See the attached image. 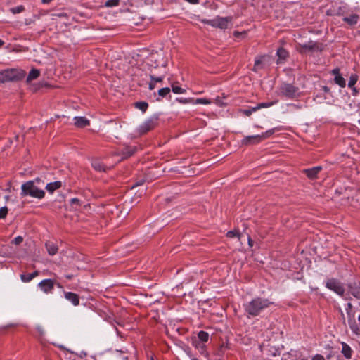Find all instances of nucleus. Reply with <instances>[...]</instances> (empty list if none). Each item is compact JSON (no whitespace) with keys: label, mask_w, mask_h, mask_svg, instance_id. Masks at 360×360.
<instances>
[{"label":"nucleus","mask_w":360,"mask_h":360,"mask_svg":"<svg viewBox=\"0 0 360 360\" xmlns=\"http://www.w3.org/2000/svg\"><path fill=\"white\" fill-rule=\"evenodd\" d=\"M334 82L338 85L340 88H345L346 86V80L340 74L338 76H336L333 79Z\"/></svg>","instance_id":"nucleus-27"},{"label":"nucleus","mask_w":360,"mask_h":360,"mask_svg":"<svg viewBox=\"0 0 360 360\" xmlns=\"http://www.w3.org/2000/svg\"><path fill=\"white\" fill-rule=\"evenodd\" d=\"M226 236L228 238H235V237L240 238V232L237 230H231V231H229L226 233Z\"/></svg>","instance_id":"nucleus-39"},{"label":"nucleus","mask_w":360,"mask_h":360,"mask_svg":"<svg viewBox=\"0 0 360 360\" xmlns=\"http://www.w3.org/2000/svg\"><path fill=\"white\" fill-rule=\"evenodd\" d=\"M8 213V208L6 206L0 208V219H4Z\"/></svg>","instance_id":"nucleus-43"},{"label":"nucleus","mask_w":360,"mask_h":360,"mask_svg":"<svg viewBox=\"0 0 360 360\" xmlns=\"http://www.w3.org/2000/svg\"><path fill=\"white\" fill-rule=\"evenodd\" d=\"M276 56L278 57L276 63L281 64L283 63L285 60L288 58L289 53L285 49L280 47L276 51Z\"/></svg>","instance_id":"nucleus-17"},{"label":"nucleus","mask_w":360,"mask_h":360,"mask_svg":"<svg viewBox=\"0 0 360 360\" xmlns=\"http://www.w3.org/2000/svg\"><path fill=\"white\" fill-rule=\"evenodd\" d=\"M91 165V167L97 172H105L109 169V167L105 166L98 158L92 159Z\"/></svg>","instance_id":"nucleus-13"},{"label":"nucleus","mask_w":360,"mask_h":360,"mask_svg":"<svg viewBox=\"0 0 360 360\" xmlns=\"http://www.w3.org/2000/svg\"><path fill=\"white\" fill-rule=\"evenodd\" d=\"M62 186L60 181H56L53 182L48 183L46 186V189L48 192L53 193L56 190L60 188Z\"/></svg>","instance_id":"nucleus-22"},{"label":"nucleus","mask_w":360,"mask_h":360,"mask_svg":"<svg viewBox=\"0 0 360 360\" xmlns=\"http://www.w3.org/2000/svg\"><path fill=\"white\" fill-rule=\"evenodd\" d=\"M330 75H333L334 77L340 75V68H335L330 72Z\"/></svg>","instance_id":"nucleus-46"},{"label":"nucleus","mask_w":360,"mask_h":360,"mask_svg":"<svg viewBox=\"0 0 360 360\" xmlns=\"http://www.w3.org/2000/svg\"><path fill=\"white\" fill-rule=\"evenodd\" d=\"M120 0H108L105 3V6L108 8L116 7L119 5Z\"/></svg>","instance_id":"nucleus-35"},{"label":"nucleus","mask_w":360,"mask_h":360,"mask_svg":"<svg viewBox=\"0 0 360 360\" xmlns=\"http://www.w3.org/2000/svg\"><path fill=\"white\" fill-rule=\"evenodd\" d=\"M333 94L330 89L327 86L321 85L316 89L314 100L318 103H331L333 101Z\"/></svg>","instance_id":"nucleus-4"},{"label":"nucleus","mask_w":360,"mask_h":360,"mask_svg":"<svg viewBox=\"0 0 360 360\" xmlns=\"http://www.w3.org/2000/svg\"><path fill=\"white\" fill-rule=\"evenodd\" d=\"M46 248L49 255L53 256L58 252V246L54 244L53 242H47L46 243Z\"/></svg>","instance_id":"nucleus-25"},{"label":"nucleus","mask_w":360,"mask_h":360,"mask_svg":"<svg viewBox=\"0 0 360 360\" xmlns=\"http://www.w3.org/2000/svg\"><path fill=\"white\" fill-rule=\"evenodd\" d=\"M352 91V95L353 96H356L357 94H358V90L355 87V86H353V87H349Z\"/></svg>","instance_id":"nucleus-51"},{"label":"nucleus","mask_w":360,"mask_h":360,"mask_svg":"<svg viewBox=\"0 0 360 360\" xmlns=\"http://www.w3.org/2000/svg\"><path fill=\"white\" fill-rule=\"evenodd\" d=\"M149 76H150V80L153 81L155 83L161 82H162L163 79L165 78L164 75L156 77L153 74H150Z\"/></svg>","instance_id":"nucleus-41"},{"label":"nucleus","mask_w":360,"mask_h":360,"mask_svg":"<svg viewBox=\"0 0 360 360\" xmlns=\"http://www.w3.org/2000/svg\"><path fill=\"white\" fill-rule=\"evenodd\" d=\"M143 182V181H140L136 182L134 185L132 186L131 188H135L136 186L142 185Z\"/></svg>","instance_id":"nucleus-53"},{"label":"nucleus","mask_w":360,"mask_h":360,"mask_svg":"<svg viewBox=\"0 0 360 360\" xmlns=\"http://www.w3.org/2000/svg\"><path fill=\"white\" fill-rule=\"evenodd\" d=\"M198 338L202 342H207L209 340V333L204 330H200L198 334Z\"/></svg>","instance_id":"nucleus-32"},{"label":"nucleus","mask_w":360,"mask_h":360,"mask_svg":"<svg viewBox=\"0 0 360 360\" xmlns=\"http://www.w3.org/2000/svg\"><path fill=\"white\" fill-rule=\"evenodd\" d=\"M257 111V109H256V107L254 106V107H252L249 109H245L243 110V113L247 115V116H249L250 115L252 112Z\"/></svg>","instance_id":"nucleus-44"},{"label":"nucleus","mask_w":360,"mask_h":360,"mask_svg":"<svg viewBox=\"0 0 360 360\" xmlns=\"http://www.w3.org/2000/svg\"><path fill=\"white\" fill-rule=\"evenodd\" d=\"M326 287L340 296H343L345 294L343 284L336 278H332L328 279L326 282Z\"/></svg>","instance_id":"nucleus-9"},{"label":"nucleus","mask_w":360,"mask_h":360,"mask_svg":"<svg viewBox=\"0 0 360 360\" xmlns=\"http://www.w3.org/2000/svg\"><path fill=\"white\" fill-rule=\"evenodd\" d=\"M232 20H233V17H231V16H226V17L217 16L216 18H214L213 19L207 20L205 22L213 27L225 30V29L228 28L229 24H231L232 22Z\"/></svg>","instance_id":"nucleus-7"},{"label":"nucleus","mask_w":360,"mask_h":360,"mask_svg":"<svg viewBox=\"0 0 360 360\" xmlns=\"http://www.w3.org/2000/svg\"><path fill=\"white\" fill-rule=\"evenodd\" d=\"M359 79V76L356 74H352L349 77V82L347 84L348 87H353L355 86Z\"/></svg>","instance_id":"nucleus-33"},{"label":"nucleus","mask_w":360,"mask_h":360,"mask_svg":"<svg viewBox=\"0 0 360 360\" xmlns=\"http://www.w3.org/2000/svg\"><path fill=\"white\" fill-rule=\"evenodd\" d=\"M213 103V101L211 99H208L206 98H193V105H210Z\"/></svg>","instance_id":"nucleus-26"},{"label":"nucleus","mask_w":360,"mask_h":360,"mask_svg":"<svg viewBox=\"0 0 360 360\" xmlns=\"http://www.w3.org/2000/svg\"><path fill=\"white\" fill-rule=\"evenodd\" d=\"M311 360H325V358L321 354L314 355Z\"/></svg>","instance_id":"nucleus-48"},{"label":"nucleus","mask_w":360,"mask_h":360,"mask_svg":"<svg viewBox=\"0 0 360 360\" xmlns=\"http://www.w3.org/2000/svg\"><path fill=\"white\" fill-rule=\"evenodd\" d=\"M248 245L250 246H252L253 245V241H252V240L250 237L248 238Z\"/></svg>","instance_id":"nucleus-55"},{"label":"nucleus","mask_w":360,"mask_h":360,"mask_svg":"<svg viewBox=\"0 0 360 360\" xmlns=\"http://www.w3.org/2000/svg\"><path fill=\"white\" fill-rule=\"evenodd\" d=\"M39 75H40V71L38 69L32 68L30 71V72L26 78V83L30 84L32 80L38 78Z\"/></svg>","instance_id":"nucleus-24"},{"label":"nucleus","mask_w":360,"mask_h":360,"mask_svg":"<svg viewBox=\"0 0 360 360\" xmlns=\"http://www.w3.org/2000/svg\"><path fill=\"white\" fill-rule=\"evenodd\" d=\"M348 318V325L352 333L357 336L360 335V327L355 320V314L352 311H346Z\"/></svg>","instance_id":"nucleus-10"},{"label":"nucleus","mask_w":360,"mask_h":360,"mask_svg":"<svg viewBox=\"0 0 360 360\" xmlns=\"http://www.w3.org/2000/svg\"><path fill=\"white\" fill-rule=\"evenodd\" d=\"M31 276V278L33 279L34 277L39 275V272L37 271H34V272L29 274Z\"/></svg>","instance_id":"nucleus-52"},{"label":"nucleus","mask_w":360,"mask_h":360,"mask_svg":"<svg viewBox=\"0 0 360 360\" xmlns=\"http://www.w3.org/2000/svg\"><path fill=\"white\" fill-rule=\"evenodd\" d=\"M20 279L24 283H28V282H30L32 280V278H31V276L29 274H21L20 275Z\"/></svg>","instance_id":"nucleus-42"},{"label":"nucleus","mask_w":360,"mask_h":360,"mask_svg":"<svg viewBox=\"0 0 360 360\" xmlns=\"http://www.w3.org/2000/svg\"><path fill=\"white\" fill-rule=\"evenodd\" d=\"M155 84L156 83H155L153 81L150 80V82L149 83V86H148L149 89H150V90L154 89L155 87Z\"/></svg>","instance_id":"nucleus-50"},{"label":"nucleus","mask_w":360,"mask_h":360,"mask_svg":"<svg viewBox=\"0 0 360 360\" xmlns=\"http://www.w3.org/2000/svg\"><path fill=\"white\" fill-rule=\"evenodd\" d=\"M262 141V136L260 134L248 136L243 138L242 140V144L243 145H252L259 143Z\"/></svg>","instance_id":"nucleus-14"},{"label":"nucleus","mask_w":360,"mask_h":360,"mask_svg":"<svg viewBox=\"0 0 360 360\" xmlns=\"http://www.w3.org/2000/svg\"><path fill=\"white\" fill-rule=\"evenodd\" d=\"M277 102H278L277 101H270V102H262V103H258L257 105H255V107H256V109L257 110H259L261 108L271 107L274 105H275L276 103H277Z\"/></svg>","instance_id":"nucleus-29"},{"label":"nucleus","mask_w":360,"mask_h":360,"mask_svg":"<svg viewBox=\"0 0 360 360\" xmlns=\"http://www.w3.org/2000/svg\"><path fill=\"white\" fill-rule=\"evenodd\" d=\"M39 179L37 178L34 181H28L23 184L21 186V195L42 199L45 195V192L34 185L35 181L39 182Z\"/></svg>","instance_id":"nucleus-2"},{"label":"nucleus","mask_w":360,"mask_h":360,"mask_svg":"<svg viewBox=\"0 0 360 360\" xmlns=\"http://www.w3.org/2000/svg\"><path fill=\"white\" fill-rule=\"evenodd\" d=\"M358 321L360 323V314L358 316Z\"/></svg>","instance_id":"nucleus-63"},{"label":"nucleus","mask_w":360,"mask_h":360,"mask_svg":"<svg viewBox=\"0 0 360 360\" xmlns=\"http://www.w3.org/2000/svg\"><path fill=\"white\" fill-rule=\"evenodd\" d=\"M56 282L54 280L51 278L44 279L40 281L37 286L41 291L46 294L53 293L54 289V285Z\"/></svg>","instance_id":"nucleus-11"},{"label":"nucleus","mask_w":360,"mask_h":360,"mask_svg":"<svg viewBox=\"0 0 360 360\" xmlns=\"http://www.w3.org/2000/svg\"><path fill=\"white\" fill-rule=\"evenodd\" d=\"M64 297L72 303L73 306H78L79 304V295L72 292H64Z\"/></svg>","instance_id":"nucleus-18"},{"label":"nucleus","mask_w":360,"mask_h":360,"mask_svg":"<svg viewBox=\"0 0 360 360\" xmlns=\"http://www.w3.org/2000/svg\"><path fill=\"white\" fill-rule=\"evenodd\" d=\"M349 292L356 299L360 300V283L351 282L348 284Z\"/></svg>","instance_id":"nucleus-15"},{"label":"nucleus","mask_w":360,"mask_h":360,"mask_svg":"<svg viewBox=\"0 0 360 360\" xmlns=\"http://www.w3.org/2000/svg\"><path fill=\"white\" fill-rule=\"evenodd\" d=\"M274 304L267 298L255 297L243 304L244 311L248 318L255 317Z\"/></svg>","instance_id":"nucleus-1"},{"label":"nucleus","mask_w":360,"mask_h":360,"mask_svg":"<svg viewBox=\"0 0 360 360\" xmlns=\"http://www.w3.org/2000/svg\"><path fill=\"white\" fill-rule=\"evenodd\" d=\"M22 240H23V238L20 236H18L13 239V243L15 245H18V244L21 243L22 242Z\"/></svg>","instance_id":"nucleus-47"},{"label":"nucleus","mask_w":360,"mask_h":360,"mask_svg":"<svg viewBox=\"0 0 360 360\" xmlns=\"http://www.w3.org/2000/svg\"><path fill=\"white\" fill-rule=\"evenodd\" d=\"M57 286L59 288H62L63 286L60 284V283H57Z\"/></svg>","instance_id":"nucleus-61"},{"label":"nucleus","mask_w":360,"mask_h":360,"mask_svg":"<svg viewBox=\"0 0 360 360\" xmlns=\"http://www.w3.org/2000/svg\"><path fill=\"white\" fill-rule=\"evenodd\" d=\"M277 130H278L277 128H272V129H269V130L266 131L265 132L262 133V134H260V136H262V140H263L265 138H267V137L270 136L271 135H272Z\"/></svg>","instance_id":"nucleus-40"},{"label":"nucleus","mask_w":360,"mask_h":360,"mask_svg":"<svg viewBox=\"0 0 360 360\" xmlns=\"http://www.w3.org/2000/svg\"><path fill=\"white\" fill-rule=\"evenodd\" d=\"M37 330L41 335H42L44 333V330H43L42 328H41L40 326L37 327Z\"/></svg>","instance_id":"nucleus-54"},{"label":"nucleus","mask_w":360,"mask_h":360,"mask_svg":"<svg viewBox=\"0 0 360 360\" xmlns=\"http://www.w3.org/2000/svg\"><path fill=\"white\" fill-rule=\"evenodd\" d=\"M352 303L348 302L346 305L345 311H352Z\"/></svg>","instance_id":"nucleus-49"},{"label":"nucleus","mask_w":360,"mask_h":360,"mask_svg":"<svg viewBox=\"0 0 360 360\" xmlns=\"http://www.w3.org/2000/svg\"><path fill=\"white\" fill-rule=\"evenodd\" d=\"M52 0H41L43 4H49Z\"/></svg>","instance_id":"nucleus-57"},{"label":"nucleus","mask_w":360,"mask_h":360,"mask_svg":"<svg viewBox=\"0 0 360 360\" xmlns=\"http://www.w3.org/2000/svg\"><path fill=\"white\" fill-rule=\"evenodd\" d=\"M26 72L22 69H6L0 72V82H17L25 78Z\"/></svg>","instance_id":"nucleus-3"},{"label":"nucleus","mask_w":360,"mask_h":360,"mask_svg":"<svg viewBox=\"0 0 360 360\" xmlns=\"http://www.w3.org/2000/svg\"><path fill=\"white\" fill-rule=\"evenodd\" d=\"M341 353L342 354V355L347 359H351L353 354V350L352 349L351 347L344 342H341Z\"/></svg>","instance_id":"nucleus-21"},{"label":"nucleus","mask_w":360,"mask_h":360,"mask_svg":"<svg viewBox=\"0 0 360 360\" xmlns=\"http://www.w3.org/2000/svg\"><path fill=\"white\" fill-rule=\"evenodd\" d=\"M134 106L143 112H145L148 108V103L146 101H138L134 103Z\"/></svg>","instance_id":"nucleus-28"},{"label":"nucleus","mask_w":360,"mask_h":360,"mask_svg":"<svg viewBox=\"0 0 360 360\" xmlns=\"http://www.w3.org/2000/svg\"><path fill=\"white\" fill-rule=\"evenodd\" d=\"M38 88H39V87H37V86H33V87H32V90H33V91H37V90L38 89Z\"/></svg>","instance_id":"nucleus-60"},{"label":"nucleus","mask_w":360,"mask_h":360,"mask_svg":"<svg viewBox=\"0 0 360 360\" xmlns=\"http://www.w3.org/2000/svg\"><path fill=\"white\" fill-rule=\"evenodd\" d=\"M175 101L181 103V104H192L193 102V98H182V97H176L175 98Z\"/></svg>","instance_id":"nucleus-31"},{"label":"nucleus","mask_w":360,"mask_h":360,"mask_svg":"<svg viewBox=\"0 0 360 360\" xmlns=\"http://www.w3.org/2000/svg\"><path fill=\"white\" fill-rule=\"evenodd\" d=\"M240 34H242V33H240V32H234V36H236V37H238V36H239Z\"/></svg>","instance_id":"nucleus-58"},{"label":"nucleus","mask_w":360,"mask_h":360,"mask_svg":"<svg viewBox=\"0 0 360 360\" xmlns=\"http://www.w3.org/2000/svg\"><path fill=\"white\" fill-rule=\"evenodd\" d=\"M80 200L79 199L77 198H73L72 199H70V203L72 206H74L75 205H80Z\"/></svg>","instance_id":"nucleus-45"},{"label":"nucleus","mask_w":360,"mask_h":360,"mask_svg":"<svg viewBox=\"0 0 360 360\" xmlns=\"http://www.w3.org/2000/svg\"><path fill=\"white\" fill-rule=\"evenodd\" d=\"M73 120L74 124L77 127L83 128L90 124V121L83 116H75Z\"/></svg>","instance_id":"nucleus-19"},{"label":"nucleus","mask_w":360,"mask_h":360,"mask_svg":"<svg viewBox=\"0 0 360 360\" xmlns=\"http://www.w3.org/2000/svg\"><path fill=\"white\" fill-rule=\"evenodd\" d=\"M158 58H155L154 56H151L150 58H149V61L150 62V63H148V65L153 68L159 67L160 63H158Z\"/></svg>","instance_id":"nucleus-38"},{"label":"nucleus","mask_w":360,"mask_h":360,"mask_svg":"<svg viewBox=\"0 0 360 360\" xmlns=\"http://www.w3.org/2000/svg\"><path fill=\"white\" fill-rule=\"evenodd\" d=\"M191 360H199V359L197 358H193Z\"/></svg>","instance_id":"nucleus-64"},{"label":"nucleus","mask_w":360,"mask_h":360,"mask_svg":"<svg viewBox=\"0 0 360 360\" xmlns=\"http://www.w3.org/2000/svg\"><path fill=\"white\" fill-rule=\"evenodd\" d=\"M268 59L269 56L266 55L256 56L252 70L257 72L259 70L265 68L267 65Z\"/></svg>","instance_id":"nucleus-12"},{"label":"nucleus","mask_w":360,"mask_h":360,"mask_svg":"<svg viewBox=\"0 0 360 360\" xmlns=\"http://www.w3.org/2000/svg\"><path fill=\"white\" fill-rule=\"evenodd\" d=\"M137 148L136 146H127L123 148L120 153L122 159H127L132 156L136 151Z\"/></svg>","instance_id":"nucleus-20"},{"label":"nucleus","mask_w":360,"mask_h":360,"mask_svg":"<svg viewBox=\"0 0 360 360\" xmlns=\"http://www.w3.org/2000/svg\"><path fill=\"white\" fill-rule=\"evenodd\" d=\"M280 94L288 98H294L300 96L299 87L293 84L283 82L279 87Z\"/></svg>","instance_id":"nucleus-5"},{"label":"nucleus","mask_w":360,"mask_h":360,"mask_svg":"<svg viewBox=\"0 0 360 360\" xmlns=\"http://www.w3.org/2000/svg\"><path fill=\"white\" fill-rule=\"evenodd\" d=\"M322 170V167L316 166L311 168L304 169L303 172L310 179H314L317 177L318 174Z\"/></svg>","instance_id":"nucleus-16"},{"label":"nucleus","mask_w":360,"mask_h":360,"mask_svg":"<svg viewBox=\"0 0 360 360\" xmlns=\"http://www.w3.org/2000/svg\"><path fill=\"white\" fill-rule=\"evenodd\" d=\"M159 114L156 113L146 119L138 127V132L140 134H146V132L152 130L158 124Z\"/></svg>","instance_id":"nucleus-6"},{"label":"nucleus","mask_w":360,"mask_h":360,"mask_svg":"<svg viewBox=\"0 0 360 360\" xmlns=\"http://www.w3.org/2000/svg\"><path fill=\"white\" fill-rule=\"evenodd\" d=\"M4 42L0 39V47L4 45Z\"/></svg>","instance_id":"nucleus-59"},{"label":"nucleus","mask_w":360,"mask_h":360,"mask_svg":"<svg viewBox=\"0 0 360 360\" xmlns=\"http://www.w3.org/2000/svg\"><path fill=\"white\" fill-rule=\"evenodd\" d=\"M170 91L171 89L169 87H164L159 89L158 96L155 98L156 101H161L162 98L166 97L167 96H169L170 98Z\"/></svg>","instance_id":"nucleus-23"},{"label":"nucleus","mask_w":360,"mask_h":360,"mask_svg":"<svg viewBox=\"0 0 360 360\" xmlns=\"http://www.w3.org/2000/svg\"><path fill=\"white\" fill-rule=\"evenodd\" d=\"M24 10H25V7L22 5H20V6L10 8V11L13 14H18V13H22Z\"/></svg>","instance_id":"nucleus-37"},{"label":"nucleus","mask_w":360,"mask_h":360,"mask_svg":"<svg viewBox=\"0 0 360 360\" xmlns=\"http://www.w3.org/2000/svg\"><path fill=\"white\" fill-rule=\"evenodd\" d=\"M226 97L224 96L222 97L217 96L215 97L213 103H214L216 105H217L218 106H220V107L224 106V105H226V103L224 102V99Z\"/></svg>","instance_id":"nucleus-34"},{"label":"nucleus","mask_w":360,"mask_h":360,"mask_svg":"<svg viewBox=\"0 0 360 360\" xmlns=\"http://www.w3.org/2000/svg\"><path fill=\"white\" fill-rule=\"evenodd\" d=\"M65 277L67 278V279H71L72 278V274H67L65 276Z\"/></svg>","instance_id":"nucleus-56"},{"label":"nucleus","mask_w":360,"mask_h":360,"mask_svg":"<svg viewBox=\"0 0 360 360\" xmlns=\"http://www.w3.org/2000/svg\"><path fill=\"white\" fill-rule=\"evenodd\" d=\"M338 15L343 16L342 20L349 26L356 25L360 19L358 13L350 11V10L342 11L341 8H339Z\"/></svg>","instance_id":"nucleus-8"},{"label":"nucleus","mask_w":360,"mask_h":360,"mask_svg":"<svg viewBox=\"0 0 360 360\" xmlns=\"http://www.w3.org/2000/svg\"><path fill=\"white\" fill-rule=\"evenodd\" d=\"M172 91L174 94H185L186 92V90L184 88H181L179 86L172 85Z\"/></svg>","instance_id":"nucleus-36"},{"label":"nucleus","mask_w":360,"mask_h":360,"mask_svg":"<svg viewBox=\"0 0 360 360\" xmlns=\"http://www.w3.org/2000/svg\"><path fill=\"white\" fill-rule=\"evenodd\" d=\"M302 49L307 51H314L316 47V43L313 41H309L302 45Z\"/></svg>","instance_id":"nucleus-30"},{"label":"nucleus","mask_w":360,"mask_h":360,"mask_svg":"<svg viewBox=\"0 0 360 360\" xmlns=\"http://www.w3.org/2000/svg\"><path fill=\"white\" fill-rule=\"evenodd\" d=\"M122 360H129L128 357L125 356V357H123Z\"/></svg>","instance_id":"nucleus-62"}]
</instances>
